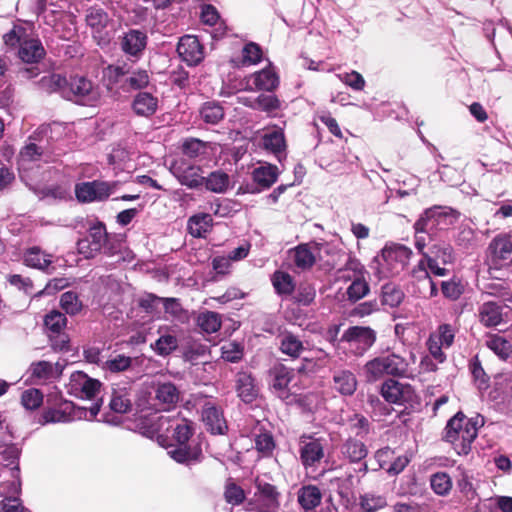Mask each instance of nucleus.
<instances>
[{
	"label": "nucleus",
	"instance_id": "nucleus-1",
	"mask_svg": "<svg viewBox=\"0 0 512 512\" xmlns=\"http://www.w3.org/2000/svg\"><path fill=\"white\" fill-rule=\"evenodd\" d=\"M157 432H171L176 444L167 447V454L177 463L193 465L201 461L202 448L198 441L191 439L193 423L175 415H161L157 420Z\"/></svg>",
	"mask_w": 512,
	"mask_h": 512
},
{
	"label": "nucleus",
	"instance_id": "nucleus-2",
	"mask_svg": "<svg viewBox=\"0 0 512 512\" xmlns=\"http://www.w3.org/2000/svg\"><path fill=\"white\" fill-rule=\"evenodd\" d=\"M483 425L482 416L468 418L462 412H458L447 422L444 439L453 445L458 455H467L477 437L478 429Z\"/></svg>",
	"mask_w": 512,
	"mask_h": 512
},
{
	"label": "nucleus",
	"instance_id": "nucleus-3",
	"mask_svg": "<svg viewBox=\"0 0 512 512\" xmlns=\"http://www.w3.org/2000/svg\"><path fill=\"white\" fill-rule=\"evenodd\" d=\"M412 251L401 244H387L374 257L370 268L378 279H387L399 275L407 266Z\"/></svg>",
	"mask_w": 512,
	"mask_h": 512
},
{
	"label": "nucleus",
	"instance_id": "nucleus-4",
	"mask_svg": "<svg viewBox=\"0 0 512 512\" xmlns=\"http://www.w3.org/2000/svg\"><path fill=\"white\" fill-rule=\"evenodd\" d=\"M31 35V25L18 23L3 35V40L7 47H18V56L23 62L36 63L43 58L45 51L41 42Z\"/></svg>",
	"mask_w": 512,
	"mask_h": 512
},
{
	"label": "nucleus",
	"instance_id": "nucleus-5",
	"mask_svg": "<svg viewBox=\"0 0 512 512\" xmlns=\"http://www.w3.org/2000/svg\"><path fill=\"white\" fill-rule=\"evenodd\" d=\"M48 407L43 411L45 423H65L76 419L94 420L100 411L101 404L96 402L89 409L76 407L71 401L57 399L50 394L47 398Z\"/></svg>",
	"mask_w": 512,
	"mask_h": 512
},
{
	"label": "nucleus",
	"instance_id": "nucleus-6",
	"mask_svg": "<svg viewBox=\"0 0 512 512\" xmlns=\"http://www.w3.org/2000/svg\"><path fill=\"white\" fill-rule=\"evenodd\" d=\"M410 364L404 357L388 353L368 361L363 367V374L368 382H375L384 376L412 377Z\"/></svg>",
	"mask_w": 512,
	"mask_h": 512
},
{
	"label": "nucleus",
	"instance_id": "nucleus-7",
	"mask_svg": "<svg viewBox=\"0 0 512 512\" xmlns=\"http://www.w3.org/2000/svg\"><path fill=\"white\" fill-rule=\"evenodd\" d=\"M459 217V213L446 206H434L426 209L414 224L417 233L433 234L452 226Z\"/></svg>",
	"mask_w": 512,
	"mask_h": 512
},
{
	"label": "nucleus",
	"instance_id": "nucleus-8",
	"mask_svg": "<svg viewBox=\"0 0 512 512\" xmlns=\"http://www.w3.org/2000/svg\"><path fill=\"white\" fill-rule=\"evenodd\" d=\"M375 340L376 334L371 328L353 326L343 333L336 348L346 355L359 357L372 347Z\"/></svg>",
	"mask_w": 512,
	"mask_h": 512
},
{
	"label": "nucleus",
	"instance_id": "nucleus-9",
	"mask_svg": "<svg viewBox=\"0 0 512 512\" xmlns=\"http://www.w3.org/2000/svg\"><path fill=\"white\" fill-rule=\"evenodd\" d=\"M63 98L81 105H95L100 99V92L90 80L83 76H76L67 81L63 91Z\"/></svg>",
	"mask_w": 512,
	"mask_h": 512
},
{
	"label": "nucleus",
	"instance_id": "nucleus-10",
	"mask_svg": "<svg viewBox=\"0 0 512 512\" xmlns=\"http://www.w3.org/2000/svg\"><path fill=\"white\" fill-rule=\"evenodd\" d=\"M118 185L117 181L81 182L75 185V195L81 203L102 202L116 191Z\"/></svg>",
	"mask_w": 512,
	"mask_h": 512
},
{
	"label": "nucleus",
	"instance_id": "nucleus-11",
	"mask_svg": "<svg viewBox=\"0 0 512 512\" xmlns=\"http://www.w3.org/2000/svg\"><path fill=\"white\" fill-rule=\"evenodd\" d=\"M342 278L352 281L347 288L350 300L358 301L369 292V285L364 279V267L358 261L352 260L347 263Z\"/></svg>",
	"mask_w": 512,
	"mask_h": 512
},
{
	"label": "nucleus",
	"instance_id": "nucleus-12",
	"mask_svg": "<svg viewBox=\"0 0 512 512\" xmlns=\"http://www.w3.org/2000/svg\"><path fill=\"white\" fill-rule=\"evenodd\" d=\"M101 383L81 371L71 374L67 385L68 393L80 399H95L100 393Z\"/></svg>",
	"mask_w": 512,
	"mask_h": 512
},
{
	"label": "nucleus",
	"instance_id": "nucleus-13",
	"mask_svg": "<svg viewBox=\"0 0 512 512\" xmlns=\"http://www.w3.org/2000/svg\"><path fill=\"white\" fill-rule=\"evenodd\" d=\"M328 252L326 244L310 242L300 244L291 250V257L295 266L301 270L310 269L318 259H322V253Z\"/></svg>",
	"mask_w": 512,
	"mask_h": 512
},
{
	"label": "nucleus",
	"instance_id": "nucleus-14",
	"mask_svg": "<svg viewBox=\"0 0 512 512\" xmlns=\"http://www.w3.org/2000/svg\"><path fill=\"white\" fill-rule=\"evenodd\" d=\"M46 158L47 156L43 153L41 147L34 143H29L23 147L18 159L19 172L22 180L31 186L32 184L28 182L33 180L31 173L35 167H39L37 163L41 160L46 162Z\"/></svg>",
	"mask_w": 512,
	"mask_h": 512
},
{
	"label": "nucleus",
	"instance_id": "nucleus-15",
	"mask_svg": "<svg viewBox=\"0 0 512 512\" xmlns=\"http://www.w3.org/2000/svg\"><path fill=\"white\" fill-rule=\"evenodd\" d=\"M424 259L427 261L430 272L436 276H446L448 270L441 267L439 262L443 265L452 263L454 260L453 248L449 244L437 243L431 246L430 253H424Z\"/></svg>",
	"mask_w": 512,
	"mask_h": 512
},
{
	"label": "nucleus",
	"instance_id": "nucleus-16",
	"mask_svg": "<svg viewBox=\"0 0 512 512\" xmlns=\"http://www.w3.org/2000/svg\"><path fill=\"white\" fill-rule=\"evenodd\" d=\"M279 86V76L270 63L264 69L254 72L245 78V89L249 91L263 90L272 92Z\"/></svg>",
	"mask_w": 512,
	"mask_h": 512
},
{
	"label": "nucleus",
	"instance_id": "nucleus-17",
	"mask_svg": "<svg viewBox=\"0 0 512 512\" xmlns=\"http://www.w3.org/2000/svg\"><path fill=\"white\" fill-rule=\"evenodd\" d=\"M67 319L64 314L59 311H51L44 319L46 328L50 331V339L55 349L64 350L67 348L69 338L63 332L66 327Z\"/></svg>",
	"mask_w": 512,
	"mask_h": 512
},
{
	"label": "nucleus",
	"instance_id": "nucleus-18",
	"mask_svg": "<svg viewBox=\"0 0 512 512\" xmlns=\"http://www.w3.org/2000/svg\"><path fill=\"white\" fill-rule=\"evenodd\" d=\"M87 25L92 29L93 37L99 45L109 42L111 37L110 21L106 12L100 8H91L86 15Z\"/></svg>",
	"mask_w": 512,
	"mask_h": 512
},
{
	"label": "nucleus",
	"instance_id": "nucleus-19",
	"mask_svg": "<svg viewBox=\"0 0 512 512\" xmlns=\"http://www.w3.org/2000/svg\"><path fill=\"white\" fill-rule=\"evenodd\" d=\"M12 480L4 483L0 490V496H4L2 501L3 512H25L24 507L21 505L19 498L15 495L19 494L21 490V482L18 476V468L11 471Z\"/></svg>",
	"mask_w": 512,
	"mask_h": 512
},
{
	"label": "nucleus",
	"instance_id": "nucleus-20",
	"mask_svg": "<svg viewBox=\"0 0 512 512\" xmlns=\"http://www.w3.org/2000/svg\"><path fill=\"white\" fill-rule=\"evenodd\" d=\"M299 454L305 469L315 467L324 457V446L321 439L302 436L299 442Z\"/></svg>",
	"mask_w": 512,
	"mask_h": 512
},
{
	"label": "nucleus",
	"instance_id": "nucleus-21",
	"mask_svg": "<svg viewBox=\"0 0 512 512\" xmlns=\"http://www.w3.org/2000/svg\"><path fill=\"white\" fill-rule=\"evenodd\" d=\"M254 497L259 512H280V493L275 486L258 482Z\"/></svg>",
	"mask_w": 512,
	"mask_h": 512
},
{
	"label": "nucleus",
	"instance_id": "nucleus-22",
	"mask_svg": "<svg viewBox=\"0 0 512 512\" xmlns=\"http://www.w3.org/2000/svg\"><path fill=\"white\" fill-rule=\"evenodd\" d=\"M171 170L178 181L188 188L195 189L203 185L204 176L200 166L181 162L175 163Z\"/></svg>",
	"mask_w": 512,
	"mask_h": 512
},
{
	"label": "nucleus",
	"instance_id": "nucleus-23",
	"mask_svg": "<svg viewBox=\"0 0 512 512\" xmlns=\"http://www.w3.org/2000/svg\"><path fill=\"white\" fill-rule=\"evenodd\" d=\"M488 259L495 268L502 261L508 260L512 254V242L507 233L499 234L494 237L487 248Z\"/></svg>",
	"mask_w": 512,
	"mask_h": 512
},
{
	"label": "nucleus",
	"instance_id": "nucleus-24",
	"mask_svg": "<svg viewBox=\"0 0 512 512\" xmlns=\"http://www.w3.org/2000/svg\"><path fill=\"white\" fill-rule=\"evenodd\" d=\"M177 52L188 65H197L204 58L203 47L198 38L193 35H185L180 38Z\"/></svg>",
	"mask_w": 512,
	"mask_h": 512
},
{
	"label": "nucleus",
	"instance_id": "nucleus-25",
	"mask_svg": "<svg viewBox=\"0 0 512 512\" xmlns=\"http://www.w3.org/2000/svg\"><path fill=\"white\" fill-rule=\"evenodd\" d=\"M271 388L278 397L286 399L289 392V384L293 378V371L282 364H277L270 370Z\"/></svg>",
	"mask_w": 512,
	"mask_h": 512
},
{
	"label": "nucleus",
	"instance_id": "nucleus-26",
	"mask_svg": "<svg viewBox=\"0 0 512 512\" xmlns=\"http://www.w3.org/2000/svg\"><path fill=\"white\" fill-rule=\"evenodd\" d=\"M413 279L418 283V291L425 298L437 295L436 284L430 278L427 261L423 258L412 271Z\"/></svg>",
	"mask_w": 512,
	"mask_h": 512
},
{
	"label": "nucleus",
	"instance_id": "nucleus-27",
	"mask_svg": "<svg viewBox=\"0 0 512 512\" xmlns=\"http://www.w3.org/2000/svg\"><path fill=\"white\" fill-rule=\"evenodd\" d=\"M147 45V36L143 31L131 29L121 39L122 50L130 56L138 57Z\"/></svg>",
	"mask_w": 512,
	"mask_h": 512
},
{
	"label": "nucleus",
	"instance_id": "nucleus-28",
	"mask_svg": "<svg viewBox=\"0 0 512 512\" xmlns=\"http://www.w3.org/2000/svg\"><path fill=\"white\" fill-rule=\"evenodd\" d=\"M381 394L386 401L401 404L410 399L411 387L395 380H388L382 385Z\"/></svg>",
	"mask_w": 512,
	"mask_h": 512
},
{
	"label": "nucleus",
	"instance_id": "nucleus-29",
	"mask_svg": "<svg viewBox=\"0 0 512 512\" xmlns=\"http://www.w3.org/2000/svg\"><path fill=\"white\" fill-rule=\"evenodd\" d=\"M202 418L207 428L213 434H224L227 430V424L222 412L210 402L204 405Z\"/></svg>",
	"mask_w": 512,
	"mask_h": 512
},
{
	"label": "nucleus",
	"instance_id": "nucleus-30",
	"mask_svg": "<svg viewBox=\"0 0 512 512\" xmlns=\"http://www.w3.org/2000/svg\"><path fill=\"white\" fill-rule=\"evenodd\" d=\"M263 59V51L255 42L246 43L241 49L239 56L231 59L235 67H249L260 63Z\"/></svg>",
	"mask_w": 512,
	"mask_h": 512
},
{
	"label": "nucleus",
	"instance_id": "nucleus-31",
	"mask_svg": "<svg viewBox=\"0 0 512 512\" xmlns=\"http://www.w3.org/2000/svg\"><path fill=\"white\" fill-rule=\"evenodd\" d=\"M154 399L157 405L170 407L175 405L179 400V390L169 381H158L154 384Z\"/></svg>",
	"mask_w": 512,
	"mask_h": 512
},
{
	"label": "nucleus",
	"instance_id": "nucleus-32",
	"mask_svg": "<svg viewBox=\"0 0 512 512\" xmlns=\"http://www.w3.org/2000/svg\"><path fill=\"white\" fill-rule=\"evenodd\" d=\"M263 147L276 155L281 160L285 155L286 142L282 129L272 128L267 130L262 137Z\"/></svg>",
	"mask_w": 512,
	"mask_h": 512
},
{
	"label": "nucleus",
	"instance_id": "nucleus-33",
	"mask_svg": "<svg viewBox=\"0 0 512 512\" xmlns=\"http://www.w3.org/2000/svg\"><path fill=\"white\" fill-rule=\"evenodd\" d=\"M278 167L270 163H261L252 171V179L262 189L270 188L278 179Z\"/></svg>",
	"mask_w": 512,
	"mask_h": 512
},
{
	"label": "nucleus",
	"instance_id": "nucleus-34",
	"mask_svg": "<svg viewBox=\"0 0 512 512\" xmlns=\"http://www.w3.org/2000/svg\"><path fill=\"white\" fill-rule=\"evenodd\" d=\"M158 108V99L148 92H139L132 102V109L138 116L150 117Z\"/></svg>",
	"mask_w": 512,
	"mask_h": 512
},
{
	"label": "nucleus",
	"instance_id": "nucleus-35",
	"mask_svg": "<svg viewBox=\"0 0 512 512\" xmlns=\"http://www.w3.org/2000/svg\"><path fill=\"white\" fill-rule=\"evenodd\" d=\"M31 377L39 381H49L58 378L62 373L59 363L52 364L48 361H39L30 366Z\"/></svg>",
	"mask_w": 512,
	"mask_h": 512
},
{
	"label": "nucleus",
	"instance_id": "nucleus-36",
	"mask_svg": "<svg viewBox=\"0 0 512 512\" xmlns=\"http://www.w3.org/2000/svg\"><path fill=\"white\" fill-rule=\"evenodd\" d=\"M297 499L303 510L313 511L321 504L322 493L315 485H305L298 490Z\"/></svg>",
	"mask_w": 512,
	"mask_h": 512
},
{
	"label": "nucleus",
	"instance_id": "nucleus-37",
	"mask_svg": "<svg viewBox=\"0 0 512 512\" xmlns=\"http://www.w3.org/2000/svg\"><path fill=\"white\" fill-rule=\"evenodd\" d=\"M53 255L42 250L38 246L27 249L24 254V262L27 266L44 270L51 265Z\"/></svg>",
	"mask_w": 512,
	"mask_h": 512
},
{
	"label": "nucleus",
	"instance_id": "nucleus-38",
	"mask_svg": "<svg viewBox=\"0 0 512 512\" xmlns=\"http://www.w3.org/2000/svg\"><path fill=\"white\" fill-rule=\"evenodd\" d=\"M241 102L252 109L267 113L280 108V101L274 95L261 94L256 98H241Z\"/></svg>",
	"mask_w": 512,
	"mask_h": 512
},
{
	"label": "nucleus",
	"instance_id": "nucleus-39",
	"mask_svg": "<svg viewBox=\"0 0 512 512\" xmlns=\"http://www.w3.org/2000/svg\"><path fill=\"white\" fill-rule=\"evenodd\" d=\"M212 223L213 219L209 213H199L189 218L188 230L193 237H205L211 230Z\"/></svg>",
	"mask_w": 512,
	"mask_h": 512
},
{
	"label": "nucleus",
	"instance_id": "nucleus-40",
	"mask_svg": "<svg viewBox=\"0 0 512 512\" xmlns=\"http://www.w3.org/2000/svg\"><path fill=\"white\" fill-rule=\"evenodd\" d=\"M236 389L239 397L246 403L252 402L257 396L254 379L246 372H240L237 374Z\"/></svg>",
	"mask_w": 512,
	"mask_h": 512
},
{
	"label": "nucleus",
	"instance_id": "nucleus-41",
	"mask_svg": "<svg viewBox=\"0 0 512 512\" xmlns=\"http://www.w3.org/2000/svg\"><path fill=\"white\" fill-rule=\"evenodd\" d=\"M230 176L222 170L211 172L204 177L203 185L206 189L217 194L225 193L230 187Z\"/></svg>",
	"mask_w": 512,
	"mask_h": 512
},
{
	"label": "nucleus",
	"instance_id": "nucleus-42",
	"mask_svg": "<svg viewBox=\"0 0 512 512\" xmlns=\"http://www.w3.org/2000/svg\"><path fill=\"white\" fill-rule=\"evenodd\" d=\"M280 351L289 357L297 358L304 351L303 342L294 334L284 332L280 335Z\"/></svg>",
	"mask_w": 512,
	"mask_h": 512
},
{
	"label": "nucleus",
	"instance_id": "nucleus-43",
	"mask_svg": "<svg viewBox=\"0 0 512 512\" xmlns=\"http://www.w3.org/2000/svg\"><path fill=\"white\" fill-rule=\"evenodd\" d=\"M368 450L365 444L359 440L348 439L341 446L342 456L350 462H360L367 456Z\"/></svg>",
	"mask_w": 512,
	"mask_h": 512
},
{
	"label": "nucleus",
	"instance_id": "nucleus-44",
	"mask_svg": "<svg viewBox=\"0 0 512 512\" xmlns=\"http://www.w3.org/2000/svg\"><path fill=\"white\" fill-rule=\"evenodd\" d=\"M333 379L335 389L343 395H352L357 388L356 377L348 370L337 372Z\"/></svg>",
	"mask_w": 512,
	"mask_h": 512
},
{
	"label": "nucleus",
	"instance_id": "nucleus-45",
	"mask_svg": "<svg viewBox=\"0 0 512 512\" xmlns=\"http://www.w3.org/2000/svg\"><path fill=\"white\" fill-rule=\"evenodd\" d=\"M480 321L485 326H497L502 322L501 307L494 302L482 304L479 310Z\"/></svg>",
	"mask_w": 512,
	"mask_h": 512
},
{
	"label": "nucleus",
	"instance_id": "nucleus-46",
	"mask_svg": "<svg viewBox=\"0 0 512 512\" xmlns=\"http://www.w3.org/2000/svg\"><path fill=\"white\" fill-rule=\"evenodd\" d=\"M41 90L47 93H59L63 97V91L67 86V80L60 74L52 73L43 76L39 82Z\"/></svg>",
	"mask_w": 512,
	"mask_h": 512
},
{
	"label": "nucleus",
	"instance_id": "nucleus-47",
	"mask_svg": "<svg viewBox=\"0 0 512 512\" xmlns=\"http://www.w3.org/2000/svg\"><path fill=\"white\" fill-rule=\"evenodd\" d=\"M132 406L130 393L125 388L115 389L110 401V408L116 413H127Z\"/></svg>",
	"mask_w": 512,
	"mask_h": 512
},
{
	"label": "nucleus",
	"instance_id": "nucleus-48",
	"mask_svg": "<svg viewBox=\"0 0 512 512\" xmlns=\"http://www.w3.org/2000/svg\"><path fill=\"white\" fill-rule=\"evenodd\" d=\"M177 347L178 340L176 336L169 332L162 334L155 343L151 345L154 352L160 356L169 355L176 350Z\"/></svg>",
	"mask_w": 512,
	"mask_h": 512
},
{
	"label": "nucleus",
	"instance_id": "nucleus-49",
	"mask_svg": "<svg viewBox=\"0 0 512 512\" xmlns=\"http://www.w3.org/2000/svg\"><path fill=\"white\" fill-rule=\"evenodd\" d=\"M272 284L276 292L280 295H290L295 288L292 276L284 271H276L273 274Z\"/></svg>",
	"mask_w": 512,
	"mask_h": 512
},
{
	"label": "nucleus",
	"instance_id": "nucleus-50",
	"mask_svg": "<svg viewBox=\"0 0 512 512\" xmlns=\"http://www.w3.org/2000/svg\"><path fill=\"white\" fill-rule=\"evenodd\" d=\"M197 324L203 332L211 334L220 329L221 318L216 312L205 311L197 317Z\"/></svg>",
	"mask_w": 512,
	"mask_h": 512
},
{
	"label": "nucleus",
	"instance_id": "nucleus-51",
	"mask_svg": "<svg viewBox=\"0 0 512 512\" xmlns=\"http://www.w3.org/2000/svg\"><path fill=\"white\" fill-rule=\"evenodd\" d=\"M457 486L460 490V492L467 498V499H474L476 496V489L472 482V475L465 470L462 467L457 468Z\"/></svg>",
	"mask_w": 512,
	"mask_h": 512
},
{
	"label": "nucleus",
	"instance_id": "nucleus-52",
	"mask_svg": "<svg viewBox=\"0 0 512 512\" xmlns=\"http://www.w3.org/2000/svg\"><path fill=\"white\" fill-rule=\"evenodd\" d=\"M359 505L364 512H376L387 505L386 498L382 495L365 493L359 498Z\"/></svg>",
	"mask_w": 512,
	"mask_h": 512
},
{
	"label": "nucleus",
	"instance_id": "nucleus-53",
	"mask_svg": "<svg viewBox=\"0 0 512 512\" xmlns=\"http://www.w3.org/2000/svg\"><path fill=\"white\" fill-rule=\"evenodd\" d=\"M486 344L489 349L503 360H506L512 353L510 343L499 335L489 336Z\"/></svg>",
	"mask_w": 512,
	"mask_h": 512
},
{
	"label": "nucleus",
	"instance_id": "nucleus-54",
	"mask_svg": "<svg viewBox=\"0 0 512 512\" xmlns=\"http://www.w3.org/2000/svg\"><path fill=\"white\" fill-rule=\"evenodd\" d=\"M201 118L209 124H217L224 117L223 108L214 102L205 103L200 110Z\"/></svg>",
	"mask_w": 512,
	"mask_h": 512
},
{
	"label": "nucleus",
	"instance_id": "nucleus-55",
	"mask_svg": "<svg viewBox=\"0 0 512 512\" xmlns=\"http://www.w3.org/2000/svg\"><path fill=\"white\" fill-rule=\"evenodd\" d=\"M61 308L69 315H76L82 310V302L75 292L67 291L61 295Z\"/></svg>",
	"mask_w": 512,
	"mask_h": 512
},
{
	"label": "nucleus",
	"instance_id": "nucleus-56",
	"mask_svg": "<svg viewBox=\"0 0 512 512\" xmlns=\"http://www.w3.org/2000/svg\"><path fill=\"white\" fill-rule=\"evenodd\" d=\"M92 246V250L101 251L107 242V232L102 224L93 226L86 237Z\"/></svg>",
	"mask_w": 512,
	"mask_h": 512
},
{
	"label": "nucleus",
	"instance_id": "nucleus-57",
	"mask_svg": "<svg viewBox=\"0 0 512 512\" xmlns=\"http://www.w3.org/2000/svg\"><path fill=\"white\" fill-rule=\"evenodd\" d=\"M431 487L438 495H446L452 488L450 476L445 472H438L431 476Z\"/></svg>",
	"mask_w": 512,
	"mask_h": 512
},
{
	"label": "nucleus",
	"instance_id": "nucleus-58",
	"mask_svg": "<svg viewBox=\"0 0 512 512\" xmlns=\"http://www.w3.org/2000/svg\"><path fill=\"white\" fill-rule=\"evenodd\" d=\"M403 292L393 284L382 287V303L390 307L398 306L403 300Z\"/></svg>",
	"mask_w": 512,
	"mask_h": 512
},
{
	"label": "nucleus",
	"instance_id": "nucleus-59",
	"mask_svg": "<svg viewBox=\"0 0 512 512\" xmlns=\"http://www.w3.org/2000/svg\"><path fill=\"white\" fill-rule=\"evenodd\" d=\"M455 332L452 326L448 324L440 325L438 330L430 335V339L435 340V342L444 346V348H449L454 341Z\"/></svg>",
	"mask_w": 512,
	"mask_h": 512
},
{
	"label": "nucleus",
	"instance_id": "nucleus-60",
	"mask_svg": "<svg viewBox=\"0 0 512 512\" xmlns=\"http://www.w3.org/2000/svg\"><path fill=\"white\" fill-rule=\"evenodd\" d=\"M182 151L186 156L196 158L206 153L207 143L196 138L187 139L182 144Z\"/></svg>",
	"mask_w": 512,
	"mask_h": 512
},
{
	"label": "nucleus",
	"instance_id": "nucleus-61",
	"mask_svg": "<svg viewBox=\"0 0 512 512\" xmlns=\"http://www.w3.org/2000/svg\"><path fill=\"white\" fill-rule=\"evenodd\" d=\"M150 81V77L147 70L138 69L133 71L130 75H128L125 79V83L131 89H142L145 88Z\"/></svg>",
	"mask_w": 512,
	"mask_h": 512
},
{
	"label": "nucleus",
	"instance_id": "nucleus-62",
	"mask_svg": "<svg viewBox=\"0 0 512 512\" xmlns=\"http://www.w3.org/2000/svg\"><path fill=\"white\" fill-rule=\"evenodd\" d=\"M43 401V394L36 388H31L22 393L21 402L26 409L34 410L38 408Z\"/></svg>",
	"mask_w": 512,
	"mask_h": 512
},
{
	"label": "nucleus",
	"instance_id": "nucleus-63",
	"mask_svg": "<svg viewBox=\"0 0 512 512\" xmlns=\"http://www.w3.org/2000/svg\"><path fill=\"white\" fill-rule=\"evenodd\" d=\"M337 77L345 85L349 86L355 91H361L365 86V80L363 76L356 71L340 73L337 74Z\"/></svg>",
	"mask_w": 512,
	"mask_h": 512
},
{
	"label": "nucleus",
	"instance_id": "nucleus-64",
	"mask_svg": "<svg viewBox=\"0 0 512 512\" xmlns=\"http://www.w3.org/2000/svg\"><path fill=\"white\" fill-rule=\"evenodd\" d=\"M275 447L274 439L269 432H263L255 437V448L263 455L272 453Z\"/></svg>",
	"mask_w": 512,
	"mask_h": 512
}]
</instances>
